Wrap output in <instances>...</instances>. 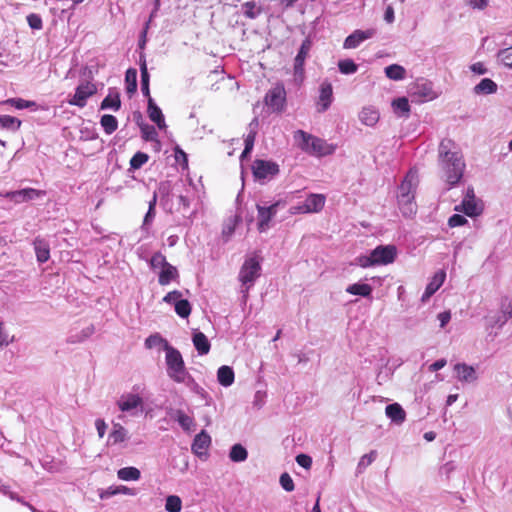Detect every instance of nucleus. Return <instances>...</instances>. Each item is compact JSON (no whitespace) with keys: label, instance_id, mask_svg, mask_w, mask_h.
I'll list each match as a JSON object with an SVG mask.
<instances>
[{"label":"nucleus","instance_id":"f257e3e1","mask_svg":"<svg viewBox=\"0 0 512 512\" xmlns=\"http://www.w3.org/2000/svg\"><path fill=\"white\" fill-rule=\"evenodd\" d=\"M438 163L445 181L452 187L460 182L465 171V161L457 144L443 139L438 147Z\"/></svg>","mask_w":512,"mask_h":512},{"label":"nucleus","instance_id":"f03ea898","mask_svg":"<svg viewBox=\"0 0 512 512\" xmlns=\"http://www.w3.org/2000/svg\"><path fill=\"white\" fill-rule=\"evenodd\" d=\"M417 186V172L410 170L398 187L397 192L398 207L404 217H412L417 212V205L414 200Z\"/></svg>","mask_w":512,"mask_h":512},{"label":"nucleus","instance_id":"7ed1b4c3","mask_svg":"<svg viewBox=\"0 0 512 512\" xmlns=\"http://www.w3.org/2000/svg\"><path fill=\"white\" fill-rule=\"evenodd\" d=\"M166 373L176 383L189 384L193 381L190 373L185 367V362L179 350L168 342L164 344Z\"/></svg>","mask_w":512,"mask_h":512},{"label":"nucleus","instance_id":"20e7f679","mask_svg":"<svg viewBox=\"0 0 512 512\" xmlns=\"http://www.w3.org/2000/svg\"><path fill=\"white\" fill-rule=\"evenodd\" d=\"M293 138L302 151L318 157L330 155L336 149L334 145L303 130L295 131Z\"/></svg>","mask_w":512,"mask_h":512},{"label":"nucleus","instance_id":"39448f33","mask_svg":"<svg viewBox=\"0 0 512 512\" xmlns=\"http://www.w3.org/2000/svg\"><path fill=\"white\" fill-rule=\"evenodd\" d=\"M261 264L257 257L247 258L240 268L238 279L242 284L241 293L243 300L246 302L249 289L254 285L255 281L260 277Z\"/></svg>","mask_w":512,"mask_h":512},{"label":"nucleus","instance_id":"423d86ee","mask_svg":"<svg viewBox=\"0 0 512 512\" xmlns=\"http://www.w3.org/2000/svg\"><path fill=\"white\" fill-rule=\"evenodd\" d=\"M265 104L273 112H282L286 105V91L282 84H277L267 91Z\"/></svg>","mask_w":512,"mask_h":512},{"label":"nucleus","instance_id":"0eeeda50","mask_svg":"<svg viewBox=\"0 0 512 512\" xmlns=\"http://www.w3.org/2000/svg\"><path fill=\"white\" fill-rule=\"evenodd\" d=\"M253 175L258 180L271 179L279 173V166L271 161L255 160L252 165Z\"/></svg>","mask_w":512,"mask_h":512},{"label":"nucleus","instance_id":"6e6552de","mask_svg":"<svg viewBox=\"0 0 512 512\" xmlns=\"http://www.w3.org/2000/svg\"><path fill=\"white\" fill-rule=\"evenodd\" d=\"M510 318H512V298L504 295L499 300V314L490 318V325L502 327Z\"/></svg>","mask_w":512,"mask_h":512},{"label":"nucleus","instance_id":"1a4fd4ad","mask_svg":"<svg viewBox=\"0 0 512 512\" xmlns=\"http://www.w3.org/2000/svg\"><path fill=\"white\" fill-rule=\"evenodd\" d=\"M325 196L322 194H311L301 205L292 207L293 213H316L323 209Z\"/></svg>","mask_w":512,"mask_h":512},{"label":"nucleus","instance_id":"9d476101","mask_svg":"<svg viewBox=\"0 0 512 512\" xmlns=\"http://www.w3.org/2000/svg\"><path fill=\"white\" fill-rule=\"evenodd\" d=\"M97 92L95 84L91 82H84L77 86L75 94L71 100L70 105L83 108L86 105L87 99Z\"/></svg>","mask_w":512,"mask_h":512},{"label":"nucleus","instance_id":"9b49d317","mask_svg":"<svg viewBox=\"0 0 512 512\" xmlns=\"http://www.w3.org/2000/svg\"><path fill=\"white\" fill-rule=\"evenodd\" d=\"M280 203V201H277L268 207L261 205L256 206L258 212L259 232H266L269 229V223L272 220V218L277 214V208L280 205Z\"/></svg>","mask_w":512,"mask_h":512},{"label":"nucleus","instance_id":"f8f14e48","mask_svg":"<svg viewBox=\"0 0 512 512\" xmlns=\"http://www.w3.org/2000/svg\"><path fill=\"white\" fill-rule=\"evenodd\" d=\"M372 256L376 265L392 263L396 257V247L393 245L378 246L372 251Z\"/></svg>","mask_w":512,"mask_h":512},{"label":"nucleus","instance_id":"ddd939ff","mask_svg":"<svg viewBox=\"0 0 512 512\" xmlns=\"http://www.w3.org/2000/svg\"><path fill=\"white\" fill-rule=\"evenodd\" d=\"M374 34V29L355 30L345 39L343 47L345 49H355L365 40L372 38Z\"/></svg>","mask_w":512,"mask_h":512},{"label":"nucleus","instance_id":"4468645a","mask_svg":"<svg viewBox=\"0 0 512 512\" xmlns=\"http://www.w3.org/2000/svg\"><path fill=\"white\" fill-rule=\"evenodd\" d=\"M142 405V397L133 393L123 394L117 401V406L122 412H131L138 407H142Z\"/></svg>","mask_w":512,"mask_h":512},{"label":"nucleus","instance_id":"2eb2a0df","mask_svg":"<svg viewBox=\"0 0 512 512\" xmlns=\"http://www.w3.org/2000/svg\"><path fill=\"white\" fill-rule=\"evenodd\" d=\"M45 195V191L36 190L33 188H25L19 191L8 192L6 197L10 198L16 203L27 202L34 200Z\"/></svg>","mask_w":512,"mask_h":512},{"label":"nucleus","instance_id":"dca6fc26","mask_svg":"<svg viewBox=\"0 0 512 512\" xmlns=\"http://www.w3.org/2000/svg\"><path fill=\"white\" fill-rule=\"evenodd\" d=\"M210 445L211 437L205 430H202L195 436L193 443L191 445V449L195 455H197L198 457H202L204 455H207V450Z\"/></svg>","mask_w":512,"mask_h":512},{"label":"nucleus","instance_id":"f3484780","mask_svg":"<svg viewBox=\"0 0 512 512\" xmlns=\"http://www.w3.org/2000/svg\"><path fill=\"white\" fill-rule=\"evenodd\" d=\"M454 371L456 373V377L460 382L471 383L475 382L478 379L476 370L465 363H457L454 365Z\"/></svg>","mask_w":512,"mask_h":512},{"label":"nucleus","instance_id":"a211bd4d","mask_svg":"<svg viewBox=\"0 0 512 512\" xmlns=\"http://www.w3.org/2000/svg\"><path fill=\"white\" fill-rule=\"evenodd\" d=\"M445 278L446 273L444 270L437 271L426 286L425 292L421 297V301L426 302L442 286Z\"/></svg>","mask_w":512,"mask_h":512},{"label":"nucleus","instance_id":"6ab92c4d","mask_svg":"<svg viewBox=\"0 0 512 512\" xmlns=\"http://www.w3.org/2000/svg\"><path fill=\"white\" fill-rule=\"evenodd\" d=\"M312 43L309 39H305L294 60V73L295 75H302L304 71V62L311 49Z\"/></svg>","mask_w":512,"mask_h":512},{"label":"nucleus","instance_id":"aec40b11","mask_svg":"<svg viewBox=\"0 0 512 512\" xmlns=\"http://www.w3.org/2000/svg\"><path fill=\"white\" fill-rule=\"evenodd\" d=\"M147 113L151 121H153L159 129L166 128L164 115L161 109L156 105L152 97L148 99Z\"/></svg>","mask_w":512,"mask_h":512},{"label":"nucleus","instance_id":"412c9836","mask_svg":"<svg viewBox=\"0 0 512 512\" xmlns=\"http://www.w3.org/2000/svg\"><path fill=\"white\" fill-rule=\"evenodd\" d=\"M333 98L332 85L329 82H323L320 87L319 104L320 112L326 111L331 105Z\"/></svg>","mask_w":512,"mask_h":512},{"label":"nucleus","instance_id":"4be33fe9","mask_svg":"<svg viewBox=\"0 0 512 512\" xmlns=\"http://www.w3.org/2000/svg\"><path fill=\"white\" fill-rule=\"evenodd\" d=\"M456 211L464 212L469 217L478 216L482 212V207L476 199H463L460 205L455 207Z\"/></svg>","mask_w":512,"mask_h":512},{"label":"nucleus","instance_id":"5701e85b","mask_svg":"<svg viewBox=\"0 0 512 512\" xmlns=\"http://www.w3.org/2000/svg\"><path fill=\"white\" fill-rule=\"evenodd\" d=\"M386 416L396 424H402L406 419V412L398 403L389 404L385 408Z\"/></svg>","mask_w":512,"mask_h":512},{"label":"nucleus","instance_id":"b1692460","mask_svg":"<svg viewBox=\"0 0 512 512\" xmlns=\"http://www.w3.org/2000/svg\"><path fill=\"white\" fill-rule=\"evenodd\" d=\"M38 262L45 263L50 258V247L46 240L37 237L33 242Z\"/></svg>","mask_w":512,"mask_h":512},{"label":"nucleus","instance_id":"393cba45","mask_svg":"<svg viewBox=\"0 0 512 512\" xmlns=\"http://www.w3.org/2000/svg\"><path fill=\"white\" fill-rule=\"evenodd\" d=\"M179 277L178 270L175 266L168 263L160 272L158 282L160 285H168L171 281Z\"/></svg>","mask_w":512,"mask_h":512},{"label":"nucleus","instance_id":"a878e982","mask_svg":"<svg viewBox=\"0 0 512 512\" xmlns=\"http://www.w3.org/2000/svg\"><path fill=\"white\" fill-rule=\"evenodd\" d=\"M235 378V374L233 369L230 366L223 365L219 367L217 371V380L218 382L224 386L229 387L233 384Z\"/></svg>","mask_w":512,"mask_h":512},{"label":"nucleus","instance_id":"bb28decb","mask_svg":"<svg viewBox=\"0 0 512 512\" xmlns=\"http://www.w3.org/2000/svg\"><path fill=\"white\" fill-rule=\"evenodd\" d=\"M360 121L367 126H374L379 120V112L373 107H364L359 115Z\"/></svg>","mask_w":512,"mask_h":512},{"label":"nucleus","instance_id":"cd10ccee","mask_svg":"<svg viewBox=\"0 0 512 512\" xmlns=\"http://www.w3.org/2000/svg\"><path fill=\"white\" fill-rule=\"evenodd\" d=\"M176 420L184 431L190 432L194 428V420L192 417L184 413V411L178 409L171 415Z\"/></svg>","mask_w":512,"mask_h":512},{"label":"nucleus","instance_id":"c85d7f7f","mask_svg":"<svg viewBox=\"0 0 512 512\" xmlns=\"http://www.w3.org/2000/svg\"><path fill=\"white\" fill-rule=\"evenodd\" d=\"M193 344L200 355L208 354L210 351V343L206 335L202 332H196L193 335Z\"/></svg>","mask_w":512,"mask_h":512},{"label":"nucleus","instance_id":"c756f323","mask_svg":"<svg viewBox=\"0 0 512 512\" xmlns=\"http://www.w3.org/2000/svg\"><path fill=\"white\" fill-rule=\"evenodd\" d=\"M496 91H497V84L489 78L482 79L474 87V93L478 94V95L492 94V93H495Z\"/></svg>","mask_w":512,"mask_h":512},{"label":"nucleus","instance_id":"7c9ffc66","mask_svg":"<svg viewBox=\"0 0 512 512\" xmlns=\"http://www.w3.org/2000/svg\"><path fill=\"white\" fill-rule=\"evenodd\" d=\"M248 458V451L242 444H234L229 452V459L232 462L240 463L246 461Z\"/></svg>","mask_w":512,"mask_h":512},{"label":"nucleus","instance_id":"2f4dec72","mask_svg":"<svg viewBox=\"0 0 512 512\" xmlns=\"http://www.w3.org/2000/svg\"><path fill=\"white\" fill-rule=\"evenodd\" d=\"M346 292L352 295L369 297L372 293V287L369 284L354 283L346 288Z\"/></svg>","mask_w":512,"mask_h":512},{"label":"nucleus","instance_id":"473e14b6","mask_svg":"<svg viewBox=\"0 0 512 512\" xmlns=\"http://www.w3.org/2000/svg\"><path fill=\"white\" fill-rule=\"evenodd\" d=\"M121 106L119 93H109L102 101L100 108L104 109H113L115 111L119 110Z\"/></svg>","mask_w":512,"mask_h":512},{"label":"nucleus","instance_id":"72a5a7b5","mask_svg":"<svg viewBox=\"0 0 512 512\" xmlns=\"http://www.w3.org/2000/svg\"><path fill=\"white\" fill-rule=\"evenodd\" d=\"M241 11L247 18L255 19L261 14L262 9L254 1H248L242 4Z\"/></svg>","mask_w":512,"mask_h":512},{"label":"nucleus","instance_id":"f704fd0d","mask_svg":"<svg viewBox=\"0 0 512 512\" xmlns=\"http://www.w3.org/2000/svg\"><path fill=\"white\" fill-rule=\"evenodd\" d=\"M117 476L124 481H136L140 478L141 474L135 467H125L118 470Z\"/></svg>","mask_w":512,"mask_h":512},{"label":"nucleus","instance_id":"c9c22d12","mask_svg":"<svg viewBox=\"0 0 512 512\" xmlns=\"http://www.w3.org/2000/svg\"><path fill=\"white\" fill-rule=\"evenodd\" d=\"M386 76L391 80H402L405 77V68L398 64H392L385 68Z\"/></svg>","mask_w":512,"mask_h":512},{"label":"nucleus","instance_id":"e433bc0d","mask_svg":"<svg viewBox=\"0 0 512 512\" xmlns=\"http://www.w3.org/2000/svg\"><path fill=\"white\" fill-rule=\"evenodd\" d=\"M127 430L119 423L114 424L113 430L109 435V439L113 444L121 443L127 440Z\"/></svg>","mask_w":512,"mask_h":512},{"label":"nucleus","instance_id":"4c0bfd02","mask_svg":"<svg viewBox=\"0 0 512 512\" xmlns=\"http://www.w3.org/2000/svg\"><path fill=\"white\" fill-rule=\"evenodd\" d=\"M101 126L103 127L106 134H112L118 128V121L116 117L110 114H105L100 120Z\"/></svg>","mask_w":512,"mask_h":512},{"label":"nucleus","instance_id":"58836bf2","mask_svg":"<svg viewBox=\"0 0 512 512\" xmlns=\"http://www.w3.org/2000/svg\"><path fill=\"white\" fill-rule=\"evenodd\" d=\"M21 120L10 115L0 116V127L11 131H17L21 126Z\"/></svg>","mask_w":512,"mask_h":512},{"label":"nucleus","instance_id":"ea45409f","mask_svg":"<svg viewBox=\"0 0 512 512\" xmlns=\"http://www.w3.org/2000/svg\"><path fill=\"white\" fill-rule=\"evenodd\" d=\"M125 82L127 93L134 94L137 90V71L134 68H129L125 74Z\"/></svg>","mask_w":512,"mask_h":512},{"label":"nucleus","instance_id":"a19ab883","mask_svg":"<svg viewBox=\"0 0 512 512\" xmlns=\"http://www.w3.org/2000/svg\"><path fill=\"white\" fill-rule=\"evenodd\" d=\"M140 72H141V91H142L143 95L149 99V97H151L150 89H149L150 76H149L145 61L140 65Z\"/></svg>","mask_w":512,"mask_h":512},{"label":"nucleus","instance_id":"79ce46f5","mask_svg":"<svg viewBox=\"0 0 512 512\" xmlns=\"http://www.w3.org/2000/svg\"><path fill=\"white\" fill-rule=\"evenodd\" d=\"M175 312L181 318H187L191 313V304L188 300H177L175 303Z\"/></svg>","mask_w":512,"mask_h":512},{"label":"nucleus","instance_id":"37998d69","mask_svg":"<svg viewBox=\"0 0 512 512\" xmlns=\"http://www.w3.org/2000/svg\"><path fill=\"white\" fill-rule=\"evenodd\" d=\"M182 501L179 496L170 495L166 498L165 509L168 512H180Z\"/></svg>","mask_w":512,"mask_h":512},{"label":"nucleus","instance_id":"c03bdc74","mask_svg":"<svg viewBox=\"0 0 512 512\" xmlns=\"http://www.w3.org/2000/svg\"><path fill=\"white\" fill-rule=\"evenodd\" d=\"M339 71L342 74H353L357 71L358 65L351 59H345L338 62Z\"/></svg>","mask_w":512,"mask_h":512},{"label":"nucleus","instance_id":"a18cd8bd","mask_svg":"<svg viewBox=\"0 0 512 512\" xmlns=\"http://www.w3.org/2000/svg\"><path fill=\"white\" fill-rule=\"evenodd\" d=\"M416 94H419L420 96L427 97L429 99H434L436 97L435 93L432 90L431 83H418L416 85Z\"/></svg>","mask_w":512,"mask_h":512},{"label":"nucleus","instance_id":"49530a36","mask_svg":"<svg viewBox=\"0 0 512 512\" xmlns=\"http://www.w3.org/2000/svg\"><path fill=\"white\" fill-rule=\"evenodd\" d=\"M393 107L396 112H400L402 115L408 116L410 112V105L408 99L405 97L398 98L393 101Z\"/></svg>","mask_w":512,"mask_h":512},{"label":"nucleus","instance_id":"de8ad7c7","mask_svg":"<svg viewBox=\"0 0 512 512\" xmlns=\"http://www.w3.org/2000/svg\"><path fill=\"white\" fill-rule=\"evenodd\" d=\"M497 57L504 66L512 68V46L500 50Z\"/></svg>","mask_w":512,"mask_h":512},{"label":"nucleus","instance_id":"09e8293b","mask_svg":"<svg viewBox=\"0 0 512 512\" xmlns=\"http://www.w3.org/2000/svg\"><path fill=\"white\" fill-rule=\"evenodd\" d=\"M140 127H141V133H142L143 139H145L146 141H156L157 140L158 133L154 126L148 125V124H143Z\"/></svg>","mask_w":512,"mask_h":512},{"label":"nucleus","instance_id":"8fccbe9b","mask_svg":"<svg viewBox=\"0 0 512 512\" xmlns=\"http://www.w3.org/2000/svg\"><path fill=\"white\" fill-rule=\"evenodd\" d=\"M149 157L147 154L142 152H137L130 160V166L133 169H139L142 165H144L148 161Z\"/></svg>","mask_w":512,"mask_h":512},{"label":"nucleus","instance_id":"3c124183","mask_svg":"<svg viewBox=\"0 0 512 512\" xmlns=\"http://www.w3.org/2000/svg\"><path fill=\"white\" fill-rule=\"evenodd\" d=\"M167 264L168 262L166 261L165 256L160 252L155 253L151 257L150 265L152 269L161 268L162 270Z\"/></svg>","mask_w":512,"mask_h":512},{"label":"nucleus","instance_id":"603ef678","mask_svg":"<svg viewBox=\"0 0 512 512\" xmlns=\"http://www.w3.org/2000/svg\"><path fill=\"white\" fill-rule=\"evenodd\" d=\"M376 456V451H371L370 453L363 455L357 466L358 471L361 472L368 467L376 459Z\"/></svg>","mask_w":512,"mask_h":512},{"label":"nucleus","instance_id":"864d4df0","mask_svg":"<svg viewBox=\"0 0 512 512\" xmlns=\"http://www.w3.org/2000/svg\"><path fill=\"white\" fill-rule=\"evenodd\" d=\"M5 103L15 107L16 109H25L35 105V102L24 100L21 98H11L8 99Z\"/></svg>","mask_w":512,"mask_h":512},{"label":"nucleus","instance_id":"5fc2aeb1","mask_svg":"<svg viewBox=\"0 0 512 512\" xmlns=\"http://www.w3.org/2000/svg\"><path fill=\"white\" fill-rule=\"evenodd\" d=\"M253 125L257 126V119H254L250 123V127H252ZM255 137H256V131L253 128H251L249 134L245 138L246 152H251L252 151L253 146H254Z\"/></svg>","mask_w":512,"mask_h":512},{"label":"nucleus","instance_id":"6e6d98bb","mask_svg":"<svg viewBox=\"0 0 512 512\" xmlns=\"http://www.w3.org/2000/svg\"><path fill=\"white\" fill-rule=\"evenodd\" d=\"M165 342H167L165 339H163L159 334L150 335L145 340V346L148 349H152L160 344L164 346Z\"/></svg>","mask_w":512,"mask_h":512},{"label":"nucleus","instance_id":"4d7b16f0","mask_svg":"<svg viewBox=\"0 0 512 512\" xmlns=\"http://www.w3.org/2000/svg\"><path fill=\"white\" fill-rule=\"evenodd\" d=\"M280 485L282 486V488L287 491V492H291L294 490L295 486H294V482H293V479L291 478V476L288 474V473H283L281 476H280Z\"/></svg>","mask_w":512,"mask_h":512},{"label":"nucleus","instance_id":"13d9d810","mask_svg":"<svg viewBox=\"0 0 512 512\" xmlns=\"http://www.w3.org/2000/svg\"><path fill=\"white\" fill-rule=\"evenodd\" d=\"M355 261H356L357 265H359L360 267H363V268H367V267H371V266H375L376 265L374 263L372 252L370 253L369 256L362 255V256L357 257L355 259Z\"/></svg>","mask_w":512,"mask_h":512},{"label":"nucleus","instance_id":"bf43d9fd","mask_svg":"<svg viewBox=\"0 0 512 512\" xmlns=\"http://www.w3.org/2000/svg\"><path fill=\"white\" fill-rule=\"evenodd\" d=\"M14 341V337L10 336L9 333L4 330L3 323L0 322V347L8 346Z\"/></svg>","mask_w":512,"mask_h":512},{"label":"nucleus","instance_id":"052dcab7","mask_svg":"<svg viewBox=\"0 0 512 512\" xmlns=\"http://www.w3.org/2000/svg\"><path fill=\"white\" fill-rule=\"evenodd\" d=\"M465 223H467V219L460 214H454L448 220V225L452 228L462 226Z\"/></svg>","mask_w":512,"mask_h":512},{"label":"nucleus","instance_id":"680f3d73","mask_svg":"<svg viewBox=\"0 0 512 512\" xmlns=\"http://www.w3.org/2000/svg\"><path fill=\"white\" fill-rule=\"evenodd\" d=\"M27 21H28V24L29 26L32 28V29H41L42 28V19L39 15L37 14H30L28 15L27 17Z\"/></svg>","mask_w":512,"mask_h":512},{"label":"nucleus","instance_id":"e2e57ef3","mask_svg":"<svg viewBox=\"0 0 512 512\" xmlns=\"http://www.w3.org/2000/svg\"><path fill=\"white\" fill-rule=\"evenodd\" d=\"M296 462L298 465L305 469H310L312 465V458L306 454H299L296 456Z\"/></svg>","mask_w":512,"mask_h":512},{"label":"nucleus","instance_id":"0e129e2a","mask_svg":"<svg viewBox=\"0 0 512 512\" xmlns=\"http://www.w3.org/2000/svg\"><path fill=\"white\" fill-rule=\"evenodd\" d=\"M181 297H182V293L180 291L173 290L164 296L163 301L166 303L175 305L177 300H182Z\"/></svg>","mask_w":512,"mask_h":512},{"label":"nucleus","instance_id":"69168bd1","mask_svg":"<svg viewBox=\"0 0 512 512\" xmlns=\"http://www.w3.org/2000/svg\"><path fill=\"white\" fill-rule=\"evenodd\" d=\"M95 426H96L99 437L103 438L105 435V432H106V428H107L105 421L102 419H97L95 421Z\"/></svg>","mask_w":512,"mask_h":512},{"label":"nucleus","instance_id":"338daca9","mask_svg":"<svg viewBox=\"0 0 512 512\" xmlns=\"http://www.w3.org/2000/svg\"><path fill=\"white\" fill-rule=\"evenodd\" d=\"M438 320L440 321V327L443 328L451 319V313L449 311H444L438 314Z\"/></svg>","mask_w":512,"mask_h":512},{"label":"nucleus","instance_id":"774afa93","mask_svg":"<svg viewBox=\"0 0 512 512\" xmlns=\"http://www.w3.org/2000/svg\"><path fill=\"white\" fill-rule=\"evenodd\" d=\"M114 495H117V489L116 487L111 486L105 490H102L99 494V497L101 499H108Z\"/></svg>","mask_w":512,"mask_h":512}]
</instances>
